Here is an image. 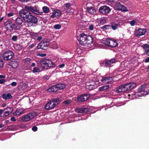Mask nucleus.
Segmentation results:
<instances>
[{
  "label": "nucleus",
  "instance_id": "f257e3e1",
  "mask_svg": "<svg viewBox=\"0 0 149 149\" xmlns=\"http://www.w3.org/2000/svg\"><path fill=\"white\" fill-rule=\"evenodd\" d=\"M146 88V84H143L139 87L138 89L137 92H134L133 93H130L128 95V96L129 97L131 96L133 98H137V97L147 95L149 93L148 91H145ZM149 90H148V92H149Z\"/></svg>",
  "mask_w": 149,
  "mask_h": 149
},
{
  "label": "nucleus",
  "instance_id": "f03ea898",
  "mask_svg": "<svg viewBox=\"0 0 149 149\" xmlns=\"http://www.w3.org/2000/svg\"><path fill=\"white\" fill-rule=\"evenodd\" d=\"M79 43L82 45L86 46L93 42V39L90 36L84 33H81L78 37Z\"/></svg>",
  "mask_w": 149,
  "mask_h": 149
},
{
  "label": "nucleus",
  "instance_id": "7ed1b4c3",
  "mask_svg": "<svg viewBox=\"0 0 149 149\" xmlns=\"http://www.w3.org/2000/svg\"><path fill=\"white\" fill-rule=\"evenodd\" d=\"M136 85V84L133 82L122 84L117 88L116 92L117 93H119L130 90L133 88Z\"/></svg>",
  "mask_w": 149,
  "mask_h": 149
},
{
  "label": "nucleus",
  "instance_id": "20e7f679",
  "mask_svg": "<svg viewBox=\"0 0 149 149\" xmlns=\"http://www.w3.org/2000/svg\"><path fill=\"white\" fill-rule=\"evenodd\" d=\"M38 65L40 67L42 68H48L54 67L55 64L49 59L46 58L40 60L39 62Z\"/></svg>",
  "mask_w": 149,
  "mask_h": 149
},
{
  "label": "nucleus",
  "instance_id": "39448f33",
  "mask_svg": "<svg viewBox=\"0 0 149 149\" xmlns=\"http://www.w3.org/2000/svg\"><path fill=\"white\" fill-rule=\"evenodd\" d=\"M104 43L105 45L111 47H116L118 45V43L116 40L107 39L105 40Z\"/></svg>",
  "mask_w": 149,
  "mask_h": 149
},
{
  "label": "nucleus",
  "instance_id": "423d86ee",
  "mask_svg": "<svg viewBox=\"0 0 149 149\" xmlns=\"http://www.w3.org/2000/svg\"><path fill=\"white\" fill-rule=\"evenodd\" d=\"M13 53L10 51L4 52L2 54L3 59L6 61H8L11 59L14 56Z\"/></svg>",
  "mask_w": 149,
  "mask_h": 149
},
{
  "label": "nucleus",
  "instance_id": "0eeeda50",
  "mask_svg": "<svg viewBox=\"0 0 149 149\" xmlns=\"http://www.w3.org/2000/svg\"><path fill=\"white\" fill-rule=\"evenodd\" d=\"M36 116V113L33 112L29 113L26 116H23L22 120L24 121L27 122L31 120Z\"/></svg>",
  "mask_w": 149,
  "mask_h": 149
},
{
  "label": "nucleus",
  "instance_id": "6e6552de",
  "mask_svg": "<svg viewBox=\"0 0 149 149\" xmlns=\"http://www.w3.org/2000/svg\"><path fill=\"white\" fill-rule=\"evenodd\" d=\"M26 22L28 23V26H32L33 24H37L38 19L36 17L31 15L27 19Z\"/></svg>",
  "mask_w": 149,
  "mask_h": 149
},
{
  "label": "nucleus",
  "instance_id": "1a4fd4ad",
  "mask_svg": "<svg viewBox=\"0 0 149 149\" xmlns=\"http://www.w3.org/2000/svg\"><path fill=\"white\" fill-rule=\"evenodd\" d=\"M27 10L23 9L19 12L20 15L24 19H27L31 15L30 13Z\"/></svg>",
  "mask_w": 149,
  "mask_h": 149
},
{
  "label": "nucleus",
  "instance_id": "9d476101",
  "mask_svg": "<svg viewBox=\"0 0 149 149\" xmlns=\"http://www.w3.org/2000/svg\"><path fill=\"white\" fill-rule=\"evenodd\" d=\"M99 11L102 14L107 15L111 11L109 7L106 6H104L101 7L99 9Z\"/></svg>",
  "mask_w": 149,
  "mask_h": 149
},
{
  "label": "nucleus",
  "instance_id": "9b49d317",
  "mask_svg": "<svg viewBox=\"0 0 149 149\" xmlns=\"http://www.w3.org/2000/svg\"><path fill=\"white\" fill-rule=\"evenodd\" d=\"M115 9L119 10H120L123 12L128 11V10L124 6L122 5L119 2L116 3L115 5Z\"/></svg>",
  "mask_w": 149,
  "mask_h": 149
},
{
  "label": "nucleus",
  "instance_id": "f8f14e48",
  "mask_svg": "<svg viewBox=\"0 0 149 149\" xmlns=\"http://www.w3.org/2000/svg\"><path fill=\"white\" fill-rule=\"evenodd\" d=\"M49 45L48 42L43 41L40 43L38 45L37 48L38 49H46Z\"/></svg>",
  "mask_w": 149,
  "mask_h": 149
},
{
  "label": "nucleus",
  "instance_id": "ddd939ff",
  "mask_svg": "<svg viewBox=\"0 0 149 149\" xmlns=\"http://www.w3.org/2000/svg\"><path fill=\"white\" fill-rule=\"evenodd\" d=\"M55 104L51 100L48 102L45 106V108L47 110H50L54 109L55 107Z\"/></svg>",
  "mask_w": 149,
  "mask_h": 149
},
{
  "label": "nucleus",
  "instance_id": "4468645a",
  "mask_svg": "<svg viewBox=\"0 0 149 149\" xmlns=\"http://www.w3.org/2000/svg\"><path fill=\"white\" fill-rule=\"evenodd\" d=\"M146 31V30L144 29L139 28L136 31L135 34L137 36H141L144 35Z\"/></svg>",
  "mask_w": 149,
  "mask_h": 149
},
{
  "label": "nucleus",
  "instance_id": "2eb2a0df",
  "mask_svg": "<svg viewBox=\"0 0 149 149\" xmlns=\"http://www.w3.org/2000/svg\"><path fill=\"white\" fill-rule=\"evenodd\" d=\"M112 78L111 77H103L101 81L102 83L105 84H110L111 83Z\"/></svg>",
  "mask_w": 149,
  "mask_h": 149
},
{
  "label": "nucleus",
  "instance_id": "dca6fc26",
  "mask_svg": "<svg viewBox=\"0 0 149 149\" xmlns=\"http://www.w3.org/2000/svg\"><path fill=\"white\" fill-rule=\"evenodd\" d=\"M89 96L86 94H83L77 97L78 100L79 102H83L89 98Z\"/></svg>",
  "mask_w": 149,
  "mask_h": 149
},
{
  "label": "nucleus",
  "instance_id": "f3484780",
  "mask_svg": "<svg viewBox=\"0 0 149 149\" xmlns=\"http://www.w3.org/2000/svg\"><path fill=\"white\" fill-rule=\"evenodd\" d=\"M61 14V11L58 10H55L52 13V14L51 16V17L54 18L55 17H57L60 16Z\"/></svg>",
  "mask_w": 149,
  "mask_h": 149
},
{
  "label": "nucleus",
  "instance_id": "a211bd4d",
  "mask_svg": "<svg viewBox=\"0 0 149 149\" xmlns=\"http://www.w3.org/2000/svg\"><path fill=\"white\" fill-rule=\"evenodd\" d=\"M115 61L114 59H112L109 60H107L104 62V64L106 67H109L111 65L115 63Z\"/></svg>",
  "mask_w": 149,
  "mask_h": 149
},
{
  "label": "nucleus",
  "instance_id": "6ab92c4d",
  "mask_svg": "<svg viewBox=\"0 0 149 149\" xmlns=\"http://www.w3.org/2000/svg\"><path fill=\"white\" fill-rule=\"evenodd\" d=\"M25 8L28 10H29L34 13L36 14H38V10L36 8H34L31 6H26Z\"/></svg>",
  "mask_w": 149,
  "mask_h": 149
},
{
  "label": "nucleus",
  "instance_id": "aec40b11",
  "mask_svg": "<svg viewBox=\"0 0 149 149\" xmlns=\"http://www.w3.org/2000/svg\"><path fill=\"white\" fill-rule=\"evenodd\" d=\"M87 9L88 13L91 15H93L96 14V10L93 7H87Z\"/></svg>",
  "mask_w": 149,
  "mask_h": 149
},
{
  "label": "nucleus",
  "instance_id": "412c9836",
  "mask_svg": "<svg viewBox=\"0 0 149 149\" xmlns=\"http://www.w3.org/2000/svg\"><path fill=\"white\" fill-rule=\"evenodd\" d=\"M143 47L145 51L144 54L149 56V45L147 44H145L143 45Z\"/></svg>",
  "mask_w": 149,
  "mask_h": 149
},
{
  "label": "nucleus",
  "instance_id": "4be33fe9",
  "mask_svg": "<svg viewBox=\"0 0 149 149\" xmlns=\"http://www.w3.org/2000/svg\"><path fill=\"white\" fill-rule=\"evenodd\" d=\"M2 97L5 100H7L11 99L12 98V96L10 93L7 94L4 93L2 95Z\"/></svg>",
  "mask_w": 149,
  "mask_h": 149
},
{
  "label": "nucleus",
  "instance_id": "5701e85b",
  "mask_svg": "<svg viewBox=\"0 0 149 149\" xmlns=\"http://www.w3.org/2000/svg\"><path fill=\"white\" fill-rule=\"evenodd\" d=\"M23 109H17L14 113V114L15 115H19L23 113Z\"/></svg>",
  "mask_w": 149,
  "mask_h": 149
},
{
  "label": "nucleus",
  "instance_id": "b1692460",
  "mask_svg": "<svg viewBox=\"0 0 149 149\" xmlns=\"http://www.w3.org/2000/svg\"><path fill=\"white\" fill-rule=\"evenodd\" d=\"M17 24H16L15 23L12 24L10 26V28H12V30H20V28L18 27Z\"/></svg>",
  "mask_w": 149,
  "mask_h": 149
},
{
  "label": "nucleus",
  "instance_id": "393cba45",
  "mask_svg": "<svg viewBox=\"0 0 149 149\" xmlns=\"http://www.w3.org/2000/svg\"><path fill=\"white\" fill-rule=\"evenodd\" d=\"M51 100L53 102V103L55 104V106L58 105L61 102V101L59 100V99L57 98H53Z\"/></svg>",
  "mask_w": 149,
  "mask_h": 149
},
{
  "label": "nucleus",
  "instance_id": "a878e982",
  "mask_svg": "<svg viewBox=\"0 0 149 149\" xmlns=\"http://www.w3.org/2000/svg\"><path fill=\"white\" fill-rule=\"evenodd\" d=\"M58 90L62 89L65 87V85L64 84H58L56 85Z\"/></svg>",
  "mask_w": 149,
  "mask_h": 149
},
{
  "label": "nucleus",
  "instance_id": "bb28decb",
  "mask_svg": "<svg viewBox=\"0 0 149 149\" xmlns=\"http://www.w3.org/2000/svg\"><path fill=\"white\" fill-rule=\"evenodd\" d=\"M49 91L56 92L58 91L56 85L52 86L49 89Z\"/></svg>",
  "mask_w": 149,
  "mask_h": 149
},
{
  "label": "nucleus",
  "instance_id": "cd10ccee",
  "mask_svg": "<svg viewBox=\"0 0 149 149\" xmlns=\"http://www.w3.org/2000/svg\"><path fill=\"white\" fill-rule=\"evenodd\" d=\"M85 109L84 108H78L75 109V111L76 112L82 113L85 112Z\"/></svg>",
  "mask_w": 149,
  "mask_h": 149
},
{
  "label": "nucleus",
  "instance_id": "c85d7f7f",
  "mask_svg": "<svg viewBox=\"0 0 149 149\" xmlns=\"http://www.w3.org/2000/svg\"><path fill=\"white\" fill-rule=\"evenodd\" d=\"M15 22L17 24L20 25L22 23L23 20L20 17H17L15 19Z\"/></svg>",
  "mask_w": 149,
  "mask_h": 149
},
{
  "label": "nucleus",
  "instance_id": "c756f323",
  "mask_svg": "<svg viewBox=\"0 0 149 149\" xmlns=\"http://www.w3.org/2000/svg\"><path fill=\"white\" fill-rule=\"evenodd\" d=\"M109 86L108 85H105L102 86L99 88V90L100 91H103L104 90H106L108 89Z\"/></svg>",
  "mask_w": 149,
  "mask_h": 149
},
{
  "label": "nucleus",
  "instance_id": "7c9ffc66",
  "mask_svg": "<svg viewBox=\"0 0 149 149\" xmlns=\"http://www.w3.org/2000/svg\"><path fill=\"white\" fill-rule=\"evenodd\" d=\"M111 28V26L109 25H106L101 27V29H103V30H105L107 29H110Z\"/></svg>",
  "mask_w": 149,
  "mask_h": 149
},
{
  "label": "nucleus",
  "instance_id": "2f4dec72",
  "mask_svg": "<svg viewBox=\"0 0 149 149\" xmlns=\"http://www.w3.org/2000/svg\"><path fill=\"white\" fill-rule=\"evenodd\" d=\"M42 9L43 11L45 13H47L49 12V8L47 6L43 7Z\"/></svg>",
  "mask_w": 149,
  "mask_h": 149
},
{
  "label": "nucleus",
  "instance_id": "473e14b6",
  "mask_svg": "<svg viewBox=\"0 0 149 149\" xmlns=\"http://www.w3.org/2000/svg\"><path fill=\"white\" fill-rule=\"evenodd\" d=\"M18 65V63L17 61H14L12 63V67L13 68H16Z\"/></svg>",
  "mask_w": 149,
  "mask_h": 149
},
{
  "label": "nucleus",
  "instance_id": "72a5a7b5",
  "mask_svg": "<svg viewBox=\"0 0 149 149\" xmlns=\"http://www.w3.org/2000/svg\"><path fill=\"white\" fill-rule=\"evenodd\" d=\"M11 24H12V22L9 20H7L4 22V25L5 26H10Z\"/></svg>",
  "mask_w": 149,
  "mask_h": 149
},
{
  "label": "nucleus",
  "instance_id": "f704fd0d",
  "mask_svg": "<svg viewBox=\"0 0 149 149\" xmlns=\"http://www.w3.org/2000/svg\"><path fill=\"white\" fill-rule=\"evenodd\" d=\"M15 48L17 50H21L22 49V47L19 44H15Z\"/></svg>",
  "mask_w": 149,
  "mask_h": 149
},
{
  "label": "nucleus",
  "instance_id": "c9c22d12",
  "mask_svg": "<svg viewBox=\"0 0 149 149\" xmlns=\"http://www.w3.org/2000/svg\"><path fill=\"white\" fill-rule=\"evenodd\" d=\"M12 111H7L5 112L3 115V117H5L8 116L9 115L11 114Z\"/></svg>",
  "mask_w": 149,
  "mask_h": 149
},
{
  "label": "nucleus",
  "instance_id": "e433bc0d",
  "mask_svg": "<svg viewBox=\"0 0 149 149\" xmlns=\"http://www.w3.org/2000/svg\"><path fill=\"white\" fill-rule=\"evenodd\" d=\"M118 25V24L116 23H113L111 26L112 29L113 30H116Z\"/></svg>",
  "mask_w": 149,
  "mask_h": 149
},
{
  "label": "nucleus",
  "instance_id": "4c0bfd02",
  "mask_svg": "<svg viewBox=\"0 0 149 149\" xmlns=\"http://www.w3.org/2000/svg\"><path fill=\"white\" fill-rule=\"evenodd\" d=\"M72 102V100L70 99H69L66 100L64 101L63 103V104L65 105H68L69 104Z\"/></svg>",
  "mask_w": 149,
  "mask_h": 149
},
{
  "label": "nucleus",
  "instance_id": "58836bf2",
  "mask_svg": "<svg viewBox=\"0 0 149 149\" xmlns=\"http://www.w3.org/2000/svg\"><path fill=\"white\" fill-rule=\"evenodd\" d=\"M31 60L29 58H26L24 59L23 61L26 64H29L31 61Z\"/></svg>",
  "mask_w": 149,
  "mask_h": 149
},
{
  "label": "nucleus",
  "instance_id": "ea45409f",
  "mask_svg": "<svg viewBox=\"0 0 149 149\" xmlns=\"http://www.w3.org/2000/svg\"><path fill=\"white\" fill-rule=\"evenodd\" d=\"M40 71V70L37 67H35L32 70V72L33 73H36L39 72Z\"/></svg>",
  "mask_w": 149,
  "mask_h": 149
},
{
  "label": "nucleus",
  "instance_id": "a19ab883",
  "mask_svg": "<svg viewBox=\"0 0 149 149\" xmlns=\"http://www.w3.org/2000/svg\"><path fill=\"white\" fill-rule=\"evenodd\" d=\"M71 5V4L70 3H67L64 4V6H65L66 8V9H67L68 10L70 8Z\"/></svg>",
  "mask_w": 149,
  "mask_h": 149
},
{
  "label": "nucleus",
  "instance_id": "79ce46f5",
  "mask_svg": "<svg viewBox=\"0 0 149 149\" xmlns=\"http://www.w3.org/2000/svg\"><path fill=\"white\" fill-rule=\"evenodd\" d=\"M94 27V25L93 24H90V25L88 26V29L91 31L93 30Z\"/></svg>",
  "mask_w": 149,
  "mask_h": 149
},
{
  "label": "nucleus",
  "instance_id": "37998d69",
  "mask_svg": "<svg viewBox=\"0 0 149 149\" xmlns=\"http://www.w3.org/2000/svg\"><path fill=\"white\" fill-rule=\"evenodd\" d=\"M54 28L56 29H61V26L59 24L55 25L54 26Z\"/></svg>",
  "mask_w": 149,
  "mask_h": 149
},
{
  "label": "nucleus",
  "instance_id": "c03bdc74",
  "mask_svg": "<svg viewBox=\"0 0 149 149\" xmlns=\"http://www.w3.org/2000/svg\"><path fill=\"white\" fill-rule=\"evenodd\" d=\"M52 47L54 49H57L58 48V46L54 42L52 44Z\"/></svg>",
  "mask_w": 149,
  "mask_h": 149
},
{
  "label": "nucleus",
  "instance_id": "a18cd8bd",
  "mask_svg": "<svg viewBox=\"0 0 149 149\" xmlns=\"http://www.w3.org/2000/svg\"><path fill=\"white\" fill-rule=\"evenodd\" d=\"M94 86L92 85H90L87 86L86 88H87L88 89L90 90H91L94 88Z\"/></svg>",
  "mask_w": 149,
  "mask_h": 149
},
{
  "label": "nucleus",
  "instance_id": "49530a36",
  "mask_svg": "<svg viewBox=\"0 0 149 149\" xmlns=\"http://www.w3.org/2000/svg\"><path fill=\"white\" fill-rule=\"evenodd\" d=\"M11 39L12 40L15 41L17 40V36H14L12 37Z\"/></svg>",
  "mask_w": 149,
  "mask_h": 149
},
{
  "label": "nucleus",
  "instance_id": "de8ad7c7",
  "mask_svg": "<svg viewBox=\"0 0 149 149\" xmlns=\"http://www.w3.org/2000/svg\"><path fill=\"white\" fill-rule=\"evenodd\" d=\"M4 110H7L8 111H11L12 112L13 110V108L11 107H8L5 108Z\"/></svg>",
  "mask_w": 149,
  "mask_h": 149
},
{
  "label": "nucleus",
  "instance_id": "09e8293b",
  "mask_svg": "<svg viewBox=\"0 0 149 149\" xmlns=\"http://www.w3.org/2000/svg\"><path fill=\"white\" fill-rule=\"evenodd\" d=\"M136 22L135 20H132L130 21V23L132 26H134L135 23Z\"/></svg>",
  "mask_w": 149,
  "mask_h": 149
},
{
  "label": "nucleus",
  "instance_id": "8fccbe9b",
  "mask_svg": "<svg viewBox=\"0 0 149 149\" xmlns=\"http://www.w3.org/2000/svg\"><path fill=\"white\" fill-rule=\"evenodd\" d=\"M46 54H37V56H40L41 57H45L46 56Z\"/></svg>",
  "mask_w": 149,
  "mask_h": 149
},
{
  "label": "nucleus",
  "instance_id": "3c124183",
  "mask_svg": "<svg viewBox=\"0 0 149 149\" xmlns=\"http://www.w3.org/2000/svg\"><path fill=\"white\" fill-rule=\"evenodd\" d=\"M105 22H106V20L104 19H102L101 20V21H100V23L101 24L103 25V24H105Z\"/></svg>",
  "mask_w": 149,
  "mask_h": 149
},
{
  "label": "nucleus",
  "instance_id": "603ef678",
  "mask_svg": "<svg viewBox=\"0 0 149 149\" xmlns=\"http://www.w3.org/2000/svg\"><path fill=\"white\" fill-rule=\"evenodd\" d=\"M37 127L36 126H34L32 128L33 131L34 132L36 131L37 130Z\"/></svg>",
  "mask_w": 149,
  "mask_h": 149
},
{
  "label": "nucleus",
  "instance_id": "864d4df0",
  "mask_svg": "<svg viewBox=\"0 0 149 149\" xmlns=\"http://www.w3.org/2000/svg\"><path fill=\"white\" fill-rule=\"evenodd\" d=\"M3 62L2 60H0V68L3 67Z\"/></svg>",
  "mask_w": 149,
  "mask_h": 149
},
{
  "label": "nucleus",
  "instance_id": "5fc2aeb1",
  "mask_svg": "<svg viewBox=\"0 0 149 149\" xmlns=\"http://www.w3.org/2000/svg\"><path fill=\"white\" fill-rule=\"evenodd\" d=\"M17 85V83L15 82H13L11 84V85L13 86H15Z\"/></svg>",
  "mask_w": 149,
  "mask_h": 149
},
{
  "label": "nucleus",
  "instance_id": "6e6d98bb",
  "mask_svg": "<svg viewBox=\"0 0 149 149\" xmlns=\"http://www.w3.org/2000/svg\"><path fill=\"white\" fill-rule=\"evenodd\" d=\"M11 120L12 121L15 122L16 121V119L14 117H12L11 118Z\"/></svg>",
  "mask_w": 149,
  "mask_h": 149
},
{
  "label": "nucleus",
  "instance_id": "4d7b16f0",
  "mask_svg": "<svg viewBox=\"0 0 149 149\" xmlns=\"http://www.w3.org/2000/svg\"><path fill=\"white\" fill-rule=\"evenodd\" d=\"M144 61L146 63L149 62V57H147L145 60Z\"/></svg>",
  "mask_w": 149,
  "mask_h": 149
},
{
  "label": "nucleus",
  "instance_id": "13d9d810",
  "mask_svg": "<svg viewBox=\"0 0 149 149\" xmlns=\"http://www.w3.org/2000/svg\"><path fill=\"white\" fill-rule=\"evenodd\" d=\"M13 14L12 13H8V17H11L13 15Z\"/></svg>",
  "mask_w": 149,
  "mask_h": 149
},
{
  "label": "nucleus",
  "instance_id": "bf43d9fd",
  "mask_svg": "<svg viewBox=\"0 0 149 149\" xmlns=\"http://www.w3.org/2000/svg\"><path fill=\"white\" fill-rule=\"evenodd\" d=\"M5 81V80L4 79H0V84H3Z\"/></svg>",
  "mask_w": 149,
  "mask_h": 149
},
{
  "label": "nucleus",
  "instance_id": "052dcab7",
  "mask_svg": "<svg viewBox=\"0 0 149 149\" xmlns=\"http://www.w3.org/2000/svg\"><path fill=\"white\" fill-rule=\"evenodd\" d=\"M42 38V37L41 36H39L37 38V40L38 41L40 40Z\"/></svg>",
  "mask_w": 149,
  "mask_h": 149
},
{
  "label": "nucleus",
  "instance_id": "680f3d73",
  "mask_svg": "<svg viewBox=\"0 0 149 149\" xmlns=\"http://www.w3.org/2000/svg\"><path fill=\"white\" fill-rule=\"evenodd\" d=\"M65 65V64H63L61 65H59V67L60 68H63Z\"/></svg>",
  "mask_w": 149,
  "mask_h": 149
},
{
  "label": "nucleus",
  "instance_id": "e2e57ef3",
  "mask_svg": "<svg viewBox=\"0 0 149 149\" xmlns=\"http://www.w3.org/2000/svg\"><path fill=\"white\" fill-rule=\"evenodd\" d=\"M6 77V76L4 75H0V78H4Z\"/></svg>",
  "mask_w": 149,
  "mask_h": 149
},
{
  "label": "nucleus",
  "instance_id": "0e129e2a",
  "mask_svg": "<svg viewBox=\"0 0 149 149\" xmlns=\"http://www.w3.org/2000/svg\"><path fill=\"white\" fill-rule=\"evenodd\" d=\"M34 46V45L33 44H32L29 46V47L31 48H33Z\"/></svg>",
  "mask_w": 149,
  "mask_h": 149
},
{
  "label": "nucleus",
  "instance_id": "69168bd1",
  "mask_svg": "<svg viewBox=\"0 0 149 149\" xmlns=\"http://www.w3.org/2000/svg\"><path fill=\"white\" fill-rule=\"evenodd\" d=\"M4 110H3L0 109V113L1 114L4 111Z\"/></svg>",
  "mask_w": 149,
  "mask_h": 149
},
{
  "label": "nucleus",
  "instance_id": "338daca9",
  "mask_svg": "<svg viewBox=\"0 0 149 149\" xmlns=\"http://www.w3.org/2000/svg\"><path fill=\"white\" fill-rule=\"evenodd\" d=\"M4 125L3 124H0V128H2L4 126Z\"/></svg>",
  "mask_w": 149,
  "mask_h": 149
},
{
  "label": "nucleus",
  "instance_id": "774afa93",
  "mask_svg": "<svg viewBox=\"0 0 149 149\" xmlns=\"http://www.w3.org/2000/svg\"><path fill=\"white\" fill-rule=\"evenodd\" d=\"M35 65V64L34 63H32L31 65V66L32 67H34Z\"/></svg>",
  "mask_w": 149,
  "mask_h": 149
}]
</instances>
